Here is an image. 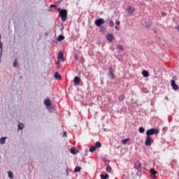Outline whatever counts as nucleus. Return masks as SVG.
<instances>
[{"label": "nucleus", "instance_id": "obj_3", "mask_svg": "<svg viewBox=\"0 0 179 179\" xmlns=\"http://www.w3.org/2000/svg\"><path fill=\"white\" fill-rule=\"evenodd\" d=\"M109 73H108V78L113 80L115 78V76L114 75V70L113 69V67L108 68Z\"/></svg>", "mask_w": 179, "mask_h": 179}, {"label": "nucleus", "instance_id": "obj_28", "mask_svg": "<svg viewBox=\"0 0 179 179\" xmlns=\"http://www.w3.org/2000/svg\"><path fill=\"white\" fill-rule=\"evenodd\" d=\"M111 166H108L106 167V171H108V173H111Z\"/></svg>", "mask_w": 179, "mask_h": 179}, {"label": "nucleus", "instance_id": "obj_18", "mask_svg": "<svg viewBox=\"0 0 179 179\" xmlns=\"http://www.w3.org/2000/svg\"><path fill=\"white\" fill-rule=\"evenodd\" d=\"M6 141V137H2L0 138V143L1 145L5 144V142Z\"/></svg>", "mask_w": 179, "mask_h": 179}, {"label": "nucleus", "instance_id": "obj_29", "mask_svg": "<svg viewBox=\"0 0 179 179\" xmlns=\"http://www.w3.org/2000/svg\"><path fill=\"white\" fill-rule=\"evenodd\" d=\"M109 26H110L111 27L114 26V22L113 21V20H110L109 21Z\"/></svg>", "mask_w": 179, "mask_h": 179}, {"label": "nucleus", "instance_id": "obj_8", "mask_svg": "<svg viewBox=\"0 0 179 179\" xmlns=\"http://www.w3.org/2000/svg\"><path fill=\"white\" fill-rule=\"evenodd\" d=\"M106 37L108 41L111 42L114 40V35H113V34H107Z\"/></svg>", "mask_w": 179, "mask_h": 179}, {"label": "nucleus", "instance_id": "obj_2", "mask_svg": "<svg viewBox=\"0 0 179 179\" xmlns=\"http://www.w3.org/2000/svg\"><path fill=\"white\" fill-rule=\"evenodd\" d=\"M159 130H157V129H150L148 131H146V136H150L152 135H157V134H159Z\"/></svg>", "mask_w": 179, "mask_h": 179}, {"label": "nucleus", "instance_id": "obj_20", "mask_svg": "<svg viewBox=\"0 0 179 179\" xmlns=\"http://www.w3.org/2000/svg\"><path fill=\"white\" fill-rule=\"evenodd\" d=\"M100 177H101V179H107V178H109L108 174H106V175L101 174Z\"/></svg>", "mask_w": 179, "mask_h": 179}, {"label": "nucleus", "instance_id": "obj_25", "mask_svg": "<svg viewBox=\"0 0 179 179\" xmlns=\"http://www.w3.org/2000/svg\"><path fill=\"white\" fill-rule=\"evenodd\" d=\"M150 26H152V24L150 22H145V27H146V29H149Z\"/></svg>", "mask_w": 179, "mask_h": 179}, {"label": "nucleus", "instance_id": "obj_35", "mask_svg": "<svg viewBox=\"0 0 179 179\" xmlns=\"http://www.w3.org/2000/svg\"><path fill=\"white\" fill-rule=\"evenodd\" d=\"M63 137H66V131H64V133H63Z\"/></svg>", "mask_w": 179, "mask_h": 179}, {"label": "nucleus", "instance_id": "obj_41", "mask_svg": "<svg viewBox=\"0 0 179 179\" xmlns=\"http://www.w3.org/2000/svg\"><path fill=\"white\" fill-rule=\"evenodd\" d=\"M173 79H175V80L177 79V77H176V76H173Z\"/></svg>", "mask_w": 179, "mask_h": 179}, {"label": "nucleus", "instance_id": "obj_14", "mask_svg": "<svg viewBox=\"0 0 179 179\" xmlns=\"http://www.w3.org/2000/svg\"><path fill=\"white\" fill-rule=\"evenodd\" d=\"M142 75L144 78H148L149 76V72H148L146 70H144L142 71Z\"/></svg>", "mask_w": 179, "mask_h": 179}, {"label": "nucleus", "instance_id": "obj_5", "mask_svg": "<svg viewBox=\"0 0 179 179\" xmlns=\"http://www.w3.org/2000/svg\"><path fill=\"white\" fill-rule=\"evenodd\" d=\"M152 142H153V139H152V138H150V136H147V137L145 138V146H150V145H152Z\"/></svg>", "mask_w": 179, "mask_h": 179}, {"label": "nucleus", "instance_id": "obj_1", "mask_svg": "<svg viewBox=\"0 0 179 179\" xmlns=\"http://www.w3.org/2000/svg\"><path fill=\"white\" fill-rule=\"evenodd\" d=\"M58 10L59 12V16L60 17H62V21L65 22V20L68 19V10H66V9L60 10L59 8L58 9Z\"/></svg>", "mask_w": 179, "mask_h": 179}, {"label": "nucleus", "instance_id": "obj_15", "mask_svg": "<svg viewBox=\"0 0 179 179\" xmlns=\"http://www.w3.org/2000/svg\"><path fill=\"white\" fill-rule=\"evenodd\" d=\"M55 78H56L57 80H61V75L58 72H56L55 73Z\"/></svg>", "mask_w": 179, "mask_h": 179}, {"label": "nucleus", "instance_id": "obj_19", "mask_svg": "<svg viewBox=\"0 0 179 179\" xmlns=\"http://www.w3.org/2000/svg\"><path fill=\"white\" fill-rule=\"evenodd\" d=\"M95 148H96V149H98L99 148H101V143L97 141L95 145H94Z\"/></svg>", "mask_w": 179, "mask_h": 179}, {"label": "nucleus", "instance_id": "obj_42", "mask_svg": "<svg viewBox=\"0 0 179 179\" xmlns=\"http://www.w3.org/2000/svg\"><path fill=\"white\" fill-rule=\"evenodd\" d=\"M176 29H178V30H179V26H178V27H176Z\"/></svg>", "mask_w": 179, "mask_h": 179}, {"label": "nucleus", "instance_id": "obj_27", "mask_svg": "<svg viewBox=\"0 0 179 179\" xmlns=\"http://www.w3.org/2000/svg\"><path fill=\"white\" fill-rule=\"evenodd\" d=\"M0 55H2V50H3V45H2V42L0 41Z\"/></svg>", "mask_w": 179, "mask_h": 179}, {"label": "nucleus", "instance_id": "obj_36", "mask_svg": "<svg viewBox=\"0 0 179 179\" xmlns=\"http://www.w3.org/2000/svg\"><path fill=\"white\" fill-rule=\"evenodd\" d=\"M162 16H167V13H162Z\"/></svg>", "mask_w": 179, "mask_h": 179}, {"label": "nucleus", "instance_id": "obj_11", "mask_svg": "<svg viewBox=\"0 0 179 179\" xmlns=\"http://www.w3.org/2000/svg\"><path fill=\"white\" fill-rule=\"evenodd\" d=\"M150 173L152 176V178H156V174H157V171H156V170H155V169H151L150 170Z\"/></svg>", "mask_w": 179, "mask_h": 179}, {"label": "nucleus", "instance_id": "obj_10", "mask_svg": "<svg viewBox=\"0 0 179 179\" xmlns=\"http://www.w3.org/2000/svg\"><path fill=\"white\" fill-rule=\"evenodd\" d=\"M58 59L64 62L65 61V58H64V52H59V55L57 56Z\"/></svg>", "mask_w": 179, "mask_h": 179}, {"label": "nucleus", "instance_id": "obj_23", "mask_svg": "<svg viewBox=\"0 0 179 179\" xmlns=\"http://www.w3.org/2000/svg\"><path fill=\"white\" fill-rule=\"evenodd\" d=\"M138 132H140V134H143L145 132V128H143L142 127H139Z\"/></svg>", "mask_w": 179, "mask_h": 179}, {"label": "nucleus", "instance_id": "obj_39", "mask_svg": "<svg viewBox=\"0 0 179 179\" xmlns=\"http://www.w3.org/2000/svg\"><path fill=\"white\" fill-rule=\"evenodd\" d=\"M163 131H167V127H164Z\"/></svg>", "mask_w": 179, "mask_h": 179}, {"label": "nucleus", "instance_id": "obj_40", "mask_svg": "<svg viewBox=\"0 0 179 179\" xmlns=\"http://www.w3.org/2000/svg\"><path fill=\"white\" fill-rule=\"evenodd\" d=\"M59 63H60L59 61H57V65H59Z\"/></svg>", "mask_w": 179, "mask_h": 179}, {"label": "nucleus", "instance_id": "obj_30", "mask_svg": "<svg viewBox=\"0 0 179 179\" xmlns=\"http://www.w3.org/2000/svg\"><path fill=\"white\" fill-rule=\"evenodd\" d=\"M128 141H129V138L124 139L122 140V143H123V145H125L127 142H128Z\"/></svg>", "mask_w": 179, "mask_h": 179}, {"label": "nucleus", "instance_id": "obj_33", "mask_svg": "<svg viewBox=\"0 0 179 179\" xmlns=\"http://www.w3.org/2000/svg\"><path fill=\"white\" fill-rule=\"evenodd\" d=\"M74 59H78V55H74Z\"/></svg>", "mask_w": 179, "mask_h": 179}, {"label": "nucleus", "instance_id": "obj_38", "mask_svg": "<svg viewBox=\"0 0 179 179\" xmlns=\"http://www.w3.org/2000/svg\"><path fill=\"white\" fill-rule=\"evenodd\" d=\"M115 29H116V30H119V29H120V27L115 26Z\"/></svg>", "mask_w": 179, "mask_h": 179}, {"label": "nucleus", "instance_id": "obj_17", "mask_svg": "<svg viewBox=\"0 0 179 179\" xmlns=\"http://www.w3.org/2000/svg\"><path fill=\"white\" fill-rule=\"evenodd\" d=\"M57 41H62V40H65V36H64V35H59L57 37Z\"/></svg>", "mask_w": 179, "mask_h": 179}, {"label": "nucleus", "instance_id": "obj_16", "mask_svg": "<svg viewBox=\"0 0 179 179\" xmlns=\"http://www.w3.org/2000/svg\"><path fill=\"white\" fill-rule=\"evenodd\" d=\"M118 100H119V101H124V100H125V95H124V94L120 95Z\"/></svg>", "mask_w": 179, "mask_h": 179}, {"label": "nucleus", "instance_id": "obj_21", "mask_svg": "<svg viewBox=\"0 0 179 179\" xmlns=\"http://www.w3.org/2000/svg\"><path fill=\"white\" fill-rule=\"evenodd\" d=\"M24 128V124L23 123L18 124V129H23Z\"/></svg>", "mask_w": 179, "mask_h": 179}, {"label": "nucleus", "instance_id": "obj_7", "mask_svg": "<svg viewBox=\"0 0 179 179\" xmlns=\"http://www.w3.org/2000/svg\"><path fill=\"white\" fill-rule=\"evenodd\" d=\"M171 85L172 86V88L173 90H178V85L176 84V80H171Z\"/></svg>", "mask_w": 179, "mask_h": 179}, {"label": "nucleus", "instance_id": "obj_24", "mask_svg": "<svg viewBox=\"0 0 179 179\" xmlns=\"http://www.w3.org/2000/svg\"><path fill=\"white\" fill-rule=\"evenodd\" d=\"M8 175L10 179H13V173L11 171H8Z\"/></svg>", "mask_w": 179, "mask_h": 179}, {"label": "nucleus", "instance_id": "obj_37", "mask_svg": "<svg viewBox=\"0 0 179 179\" xmlns=\"http://www.w3.org/2000/svg\"><path fill=\"white\" fill-rule=\"evenodd\" d=\"M115 23H116V24H117V25H120V21L119 20H117L116 22H115Z\"/></svg>", "mask_w": 179, "mask_h": 179}, {"label": "nucleus", "instance_id": "obj_45", "mask_svg": "<svg viewBox=\"0 0 179 179\" xmlns=\"http://www.w3.org/2000/svg\"><path fill=\"white\" fill-rule=\"evenodd\" d=\"M101 85H103V80H101Z\"/></svg>", "mask_w": 179, "mask_h": 179}, {"label": "nucleus", "instance_id": "obj_13", "mask_svg": "<svg viewBox=\"0 0 179 179\" xmlns=\"http://www.w3.org/2000/svg\"><path fill=\"white\" fill-rule=\"evenodd\" d=\"M117 50L118 52H122L124 51V47L121 45H117Z\"/></svg>", "mask_w": 179, "mask_h": 179}, {"label": "nucleus", "instance_id": "obj_6", "mask_svg": "<svg viewBox=\"0 0 179 179\" xmlns=\"http://www.w3.org/2000/svg\"><path fill=\"white\" fill-rule=\"evenodd\" d=\"M127 12L129 14V15H133L134 12H135V8L131 6H127Z\"/></svg>", "mask_w": 179, "mask_h": 179}, {"label": "nucleus", "instance_id": "obj_12", "mask_svg": "<svg viewBox=\"0 0 179 179\" xmlns=\"http://www.w3.org/2000/svg\"><path fill=\"white\" fill-rule=\"evenodd\" d=\"M44 104L46 106V107H51V101H50V99H47L44 101Z\"/></svg>", "mask_w": 179, "mask_h": 179}, {"label": "nucleus", "instance_id": "obj_43", "mask_svg": "<svg viewBox=\"0 0 179 179\" xmlns=\"http://www.w3.org/2000/svg\"><path fill=\"white\" fill-rule=\"evenodd\" d=\"M165 99H166V100H169V98H167V97H165Z\"/></svg>", "mask_w": 179, "mask_h": 179}, {"label": "nucleus", "instance_id": "obj_4", "mask_svg": "<svg viewBox=\"0 0 179 179\" xmlns=\"http://www.w3.org/2000/svg\"><path fill=\"white\" fill-rule=\"evenodd\" d=\"M104 23H106V21L103 18L97 19L95 21V24L97 27H100L101 24H104Z\"/></svg>", "mask_w": 179, "mask_h": 179}, {"label": "nucleus", "instance_id": "obj_9", "mask_svg": "<svg viewBox=\"0 0 179 179\" xmlns=\"http://www.w3.org/2000/svg\"><path fill=\"white\" fill-rule=\"evenodd\" d=\"M73 83L75 86L79 85V84L80 83V78L76 76L73 79Z\"/></svg>", "mask_w": 179, "mask_h": 179}, {"label": "nucleus", "instance_id": "obj_22", "mask_svg": "<svg viewBox=\"0 0 179 179\" xmlns=\"http://www.w3.org/2000/svg\"><path fill=\"white\" fill-rule=\"evenodd\" d=\"M96 148L95 147V145H92L90 148V152H94V150H96Z\"/></svg>", "mask_w": 179, "mask_h": 179}, {"label": "nucleus", "instance_id": "obj_34", "mask_svg": "<svg viewBox=\"0 0 179 179\" xmlns=\"http://www.w3.org/2000/svg\"><path fill=\"white\" fill-rule=\"evenodd\" d=\"M50 8H57V6L54 5V4H52V5H50Z\"/></svg>", "mask_w": 179, "mask_h": 179}, {"label": "nucleus", "instance_id": "obj_26", "mask_svg": "<svg viewBox=\"0 0 179 179\" xmlns=\"http://www.w3.org/2000/svg\"><path fill=\"white\" fill-rule=\"evenodd\" d=\"M80 170H81L80 166H77L75 168L74 171H75V173H79V171H80Z\"/></svg>", "mask_w": 179, "mask_h": 179}, {"label": "nucleus", "instance_id": "obj_44", "mask_svg": "<svg viewBox=\"0 0 179 179\" xmlns=\"http://www.w3.org/2000/svg\"><path fill=\"white\" fill-rule=\"evenodd\" d=\"M1 37H2V36H1V34H0V41H1Z\"/></svg>", "mask_w": 179, "mask_h": 179}, {"label": "nucleus", "instance_id": "obj_32", "mask_svg": "<svg viewBox=\"0 0 179 179\" xmlns=\"http://www.w3.org/2000/svg\"><path fill=\"white\" fill-rule=\"evenodd\" d=\"M13 66L16 67L17 66V59H15L13 63Z\"/></svg>", "mask_w": 179, "mask_h": 179}, {"label": "nucleus", "instance_id": "obj_31", "mask_svg": "<svg viewBox=\"0 0 179 179\" xmlns=\"http://www.w3.org/2000/svg\"><path fill=\"white\" fill-rule=\"evenodd\" d=\"M71 153H72V155H76V152L75 151V148H72L71 149Z\"/></svg>", "mask_w": 179, "mask_h": 179}]
</instances>
